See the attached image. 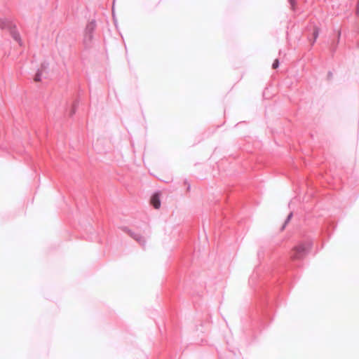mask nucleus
Masks as SVG:
<instances>
[{"mask_svg": "<svg viewBox=\"0 0 359 359\" xmlns=\"http://www.w3.org/2000/svg\"><path fill=\"white\" fill-rule=\"evenodd\" d=\"M93 34L84 33L83 43L86 47H89L92 43Z\"/></svg>", "mask_w": 359, "mask_h": 359, "instance_id": "5", "label": "nucleus"}, {"mask_svg": "<svg viewBox=\"0 0 359 359\" xmlns=\"http://www.w3.org/2000/svg\"><path fill=\"white\" fill-rule=\"evenodd\" d=\"M48 67V63L43 62L41 64V69H47Z\"/></svg>", "mask_w": 359, "mask_h": 359, "instance_id": "14", "label": "nucleus"}, {"mask_svg": "<svg viewBox=\"0 0 359 359\" xmlns=\"http://www.w3.org/2000/svg\"><path fill=\"white\" fill-rule=\"evenodd\" d=\"M357 13H358V15H359V0H358V5H357Z\"/></svg>", "mask_w": 359, "mask_h": 359, "instance_id": "15", "label": "nucleus"}, {"mask_svg": "<svg viewBox=\"0 0 359 359\" xmlns=\"http://www.w3.org/2000/svg\"><path fill=\"white\" fill-rule=\"evenodd\" d=\"M123 231L127 232L130 237H132L133 239H135L136 241H137L142 246L144 247L146 244V241L143 236L141 235L136 233L135 232H133L130 229H128L127 227L123 228Z\"/></svg>", "mask_w": 359, "mask_h": 359, "instance_id": "2", "label": "nucleus"}, {"mask_svg": "<svg viewBox=\"0 0 359 359\" xmlns=\"http://www.w3.org/2000/svg\"><path fill=\"white\" fill-rule=\"evenodd\" d=\"M187 189H188V190H189V189H190V185H189V184L188 185Z\"/></svg>", "mask_w": 359, "mask_h": 359, "instance_id": "16", "label": "nucleus"}, {"mask_svg": "<svg viewBox=\"0 0 359 359\" xmlns=\"http://www.w3.org/2000/svg\"><path fill=\"white\" fill-rule=\"evenodd\" d=\"M311 248V243L309 241L299 244L295 248L297 254L294 255V258H300L302 255L306 254Z\"/></svg>", "mask_w": 359, "mask_h": 359, "instance_id": "1", "label": "nucleus"}, {"mask_svg": "<svg viewBox=\"0 0 359 359\" xmlns=\"http://www.w3.org/2000/svg\"><path fill=\"white\" fill-rule=\"evenodd\" d=\"M278 66H279V61H278V60L276 59L274 60V62L272 65V67L273 69H276L278 67Z\"/></svg>", "mask_w": 359, "mask_h": 359, "instance_id": "11", "label": "nucleus"}, {"mask_svg": "<svg viewBox=\"0 0 359 359\" xmlns=\"http://www.w3.org/2000/svg\"><path fill=\"white\" fill-rule=\"evenodd\" d=\"M96 28V21L95 20H92L89 22L85 29V33L93 34V32Z\"/></svg>", "mask_w": 359, "mask_h": 359, "instance_id": "4", "label": "nucleus"}, {"mask_svg": "<svg viewBox=\"0 0 359 359\" xmlns=\"http://www.w3.org/2000/svg\"><path fill=\"white\" fill-rule=\"evenodd\" d=\"M291 6H292V8L294 10V6H295V4H296V1L295 0H288Z\"/></svg>", "mask_w": 359, "mask_h": 359, "instance_id": "13", "label": "nucleus"}, {"mask_svg": "<svg viewBox=\"0 0 359 359\" xmlns=\"http://www.w3.org/2000/svg\"><path fill=\"white\" fill-rule=\"evenodd\" d=\"M318 34H319V32H318V29H316L314 32H313V43L315 42V41L316 40V39L318 38Z\"/></svg>", "mask_w": 359, "mask_h": 359, "instance_id": "10", "label": "nucleus"}, {"mask_svg": "<svg viewBox=\"0 0 359 359\" xmlns=\"http://www.w3.org/2000/svg\"><path fill=\"white\" fill-rule=\"evenodd\" d=\"M34 80L36 81V82H39L41 80V70L39 69L37 71V72L36 73L35 76H34Z\"/></svg>", "mask_w": 359, "mask_h": 359, "instance_id": "7", "label": "nucleus"}, {"mask_svg": "<svg viewBox=\"0 0 359 359\" xmlns=\"http://www.w3.org/2000/svg\"><path fill=\"white\" fill-rule=\"evenodd\" d=\"M7 26V22L4 19L0 18V28L4 29Z\"/></svg>", "mask_w": 359, "mask_h": 359, "instance_id": "9", "label": "nucleus"}, {"mask_svg": "<svg viewBox=\"0 0 359 359\" xmlns=\"http://www.w3.org/2000/svg\"><path fill=\"white\" fill-rule=\"evenodd\" d=\"M11 34L13 38L18 42H20V34L16 31H12Z\"/></svg>", "mask_w": 359, "mask_h": 359, "instance_id": "6", "label": "nucleus"}, {"mask_svg": "<svg viewBox=\"0 0 359 359\" xmlns=\"http://www.w3.org/2000/svg\"><path fill=\"white\" fill-rule=\"evenodd\" d=\"M76 105H77V103H74L73 104L72 109L71 110V112H70V116H72L75 113Z\"/></svg>", "mask_w": 359, "mask_h": 359, "instance_id": "12", "label": "nucleus"}, {"mask_svg": "<svg viewBox=\"0 0 359 359\" xmlns=\"http://www.w3.org/2000/svg\"><path fill=\"white\" fill-rule=\"evenodd\" d=\"M292 217V213H290L288 215V216H287V219H286L283 226H282L281 230H283L285 229L286 224L290 222V220L291 219Z\"/></svg>", "mask_w": 359, "mask_h": 359, "instance_id": "8", "label": "nucleus"}, {"mask_svg": "<svg viewBox=\"0 0 359 359\" xmlns=\"http://www.w3.org/2000/svg\"><path fill=\"white\" fill-rule=\"evenodd\" d=\"M151 203L153 207L156 209H158L161 206V200H160V194L158 193H155L152 195L151 198Z\"/></svg>", "mask_w": 359, "mask_h": 359, "instance_id": "3", "label": "nucleus"}]
</instances>
